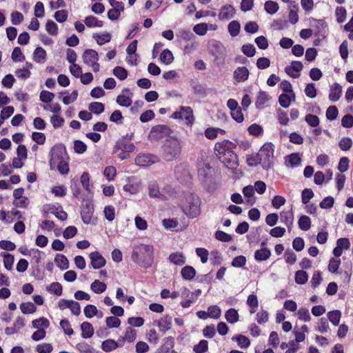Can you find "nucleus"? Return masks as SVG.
<instances>
[{"mask_svg":"<svg viewBox=\"0 0 353 353\" xmlns=\"http://www.w3.org/2000/svg\"><path fill=\"white\" fill-rule=\"evenodd\" d=\"M235 148V143L226 139L216 143L214 146L215 154L220 161L230 170H234L239 165L238 157L233 151Z\"/></svg>","mask_w":353,"mask_h":353,"instance_id":"obj_1","label":"nucleus"},{"mask_svg":"<svg viewBox=\"0 0 353 353\" xmlns=\"http://www.w3.org/2000/svg\"><path fill=\"white\" fill-rule=\"evenodd\" d=\"M154 258L153 245L139 244L133 247L131 259L141 268L147 269L152 267Z\"/></svg>","mask_w":353,"mask_h":353,"instance_id":"obj_2","label":"nucleus"},{"mask_svg":"<svg viewBox=\"0 0 353 353\" xmlns=\"http://www.w3.org/2000/svg\"><path fill=\"white\" fill-rule=\"evenodd\" d=\"M162 158L167 162L176 160L181 153V145L178 139L170 137L166 139L161 147Z\"/></svg>","mask_w":353,"mask_h":353,"instance_id":"obj_3","label":"nucleus"},{"mask_svg":"<svg viewBox=\"0 0 353 353\" xmlns=\"http://www.w3.org/2000/svg\"><path fill=\"white\" fill-rule=\"evenodd\" d=\"M201 200L199 196L190 194L186 197V204L183 208V212L189 218L196 217L200 214Z\"/></svg>","mask_w":353,"mask_h":353,"instance_id":"obj_4","label":"nucleus"},{"mask_svg":"<svg viewBox=\"0 0 353 353\" xmlns=\"http://www.w3.org/2000/svg\"><path fill=\"white\" fill-rule=\"evenodd\" d=\"M274 145L272 143H265L258 152L262 162V167L265 170H269L273 165Z\"/></svg>","mask_w":353,"mask_h":353,"instance_id":"obj_5","label":"nucleus"},{"mask_svg":"<svg viewBox=\"0 0 353 353\" xmlns=\"http://www.w3.org/2000/svg\"><path fill=\"white\" fill-rule=\"evenodd\" d=\"M66 156V149L63 144H57L53 146L50 151V167L51 170H54L55 163L65 159Z\"/></svg>","mask_w":353,"mask_h":353,"instance_id":"obj_6","label":"nucleus"},{"mask_svg":"<svg viewBox=\"0 0 353 353\" xmlns=\"http://www.w3.org/2000/svg\"><path fill=\"white\" fill-rule=\"evenodd\" d=\"M81 216L83 222L85 224H96L95 222L92 221L94 214V205L91 201H84L81 207Z\"/></svg>","mask_w":353,"mask_h":353,"instance_id":"obj_7","label":"nucleus"},{"mask_svg":"<svg viewBox=\"0 0 353 353\" xmlns=\"http://www.w3.org/2000/svg\"><path fill=\"white\" fill-rule=\"evenodd\" d=\"M172 130L166 125H157L152 128L149 138L152 140H160L165 137H170Z\"/></svg>","mask_w":353,"mask_h":353,"instance_id":"obj_8","label":"nucleus"},{"mask_svg":"<svg viewBox=\"0 0 353 353\" xmlns=\"http://www.w3.org/2000/svg\"><path fill=\"white\" fill-rule=\"evenodd\" d=\"M159 161V158L152 154H140L135 159L136 164L141 167L150 166Z\"/></svg>","mask_w":353,"mask_h":353,"instance_id":"obj_9","label":"nucleus"},{"mask_svg":"<svg viewBox=\"0 0 353 353\" xmlns=\"http://www.w3.org/2000/svg\"><path fill=\"white\" fill-rule=\"evenodd\" d=\"M208 49L215 59L221 58L225 52V48L222 43L215 39H212L208 42Z\"/></svg>","mask_w":353,"mask_h":353,"instance_id":"obj_10","label":"nucleus"},{"mask_svg":"<svg viewBox=\"0 0 353 353\" xmlns=\"http://www.w3.org/2000/svg\"><path fill=\"white\" fill-rule=\"evenodd\" d=\"M89 257L91 261V265L94 269H100L105 265L106 261L99 252H91Z\"/></svg>","mask_w":353,"mask_h":353,"instance_id":"obj_11","label":"nucleus"},{"mask_svg":"<svg viewBox=\"0 0 353 353\" xmlns=\"http://www.w3.org/2000/svg\"><path fill=\"white\" fill-rule=\"evenodd\" d=\"M135 146L133 143L128 142L125 137L118 140L114 148V152L121 150L127 152H132L134 150Z\"/></svg>","mask_w":353,"mask_h":353,"instance_id":"obj_12","label":"nucleus"},{"mask_svg":"<svg viewBox=\"0 0 353 353\" xmlns=\"http://www.w3.org/2000/svg\"><path fill=\"white\" fill-rule=\"evenodd\" d=\"M249 70L246 67H238L234 72V79L237 82H244L249 77Z\"/></svg>","mask_w":353,"mask_h":353,"instance_id":"obj_13","label":"nucleus"},{"mask_svg":"<svg viewBox=\"0 0 353 353\" xmlns=\"http://www.w3.org/2000/svg\"><path fill=\"white\" fill-rule=\"evenodd\" d=\"M303 68V63L299 61H293L291 63V65L287 66L285 68V72L293 78H297L299 77V74H294L292 71H295L296 72H299L302 70Z\"/></svg>","mask_w":353,"mask_h":353,"instance_id":"obj_14","label":"nucleus"},{"mask_svg":"<svg viewBox=\"0 0 353 353\" xmlns=\"http://www.w3.org/2000/svg\"><path fill=\"white\" fill-rule=\"evenodd\" d=\"M83 62L86 65H90V63L98 61L99 54L97 52L92 49H86L82 56Z\"/></svg>","mask_w":353,"mask_h":353,"instance_id":"obj_15","label":"nucleus"},{"mask_svg":"<svg viewBox=\"0 0 353 353\" xmlns=\"http://www.w3.org/2000/svg\"><path fill=\"white\" fill-rule=\"evenodd\" d=\"M341 92L342 87L338 83H334L330 87L329 99L332 102L337 101L341 97Z\"/></svg>","mask_w":353,"mask_h":353,"instance_id":"obj_16","label":"nucleus"},{"mask_svg":"<svg viewBox=\"0 0 353 353\" xmlns=\"http://www.w3.org/2000/svg\"><path fill=\"white\" fill-rule=\"evenodd\" d=\"M181 113L182 120H185L187 121V124L192 125L194 122V118L193 115V111L192 108L189 106H181Z\"/></svg>","mask_w":353,"mask_h":353,"instance_id":"obj_17","label":"nucleus"},{"mask_svg":"<svg viewBox=\"0 0 353 353\" xmlns=\"http://www.w3.org/2000/svg\"><path fill=\"white\" fill-rule=\"evenodd\" d=\"M235 14L234 8L230 5L223 6L219 14V18L221 20L229 19L234 17Z\"/></svg>","mask_w":353,"mask_h":353,"instance_id":"obj_18","label":"nucleus"},{"mask_svg":"<svg viewBox=\"0 0 353 353\" xmlns=\"http://www.w3.org/2000/svg\"><path fill=\"white\" fill-rule=\"evenodd\" d=\"M172 318L171 316L167 314L162 317L158 322L157 325L160 331L165 332L171 329Z\"/></svg>","mask_w":353,"mask_h":353,"instance_id":"obj_19","label":"nucleus"},{"mask_svg":"<svg viewBox=\"0 0 353 353\" xmlns=\"http://www.w3.org/2000/svg\"><path fill=\"white\" fill-rule=\"evenodd\" d=\"M271 256V251L267 248H261L254 252V259L257 261L268 260Z\"/></svg>","mask_w":353,"mask_h":353,"instance_id":"obj_20","label":"nucleus"},{"mask_svg":"<svg viewBox=\"0 0 353 353\" xmlns=\"http://www.w3.org/2000/svg\"><path fill=\"white\" fill-rule=\"evenodd\" d=\"M81 336L83 339H89L94 334V328L92 325L89 322H83L81 325Z\"/></svg>","mask_w":353,"mask_h":353,"instance_id":"obj_21","label":"nucleus"},{"mask_svg":"<svg viewBox=\"0 0 353 353\" xmlns=\"http://www.w3.org/2000/svg\"><path fill=\"white\" fill-rule=\"evenodd\" d=\"M54 263L61 270H66L69 268V261L67 257L61 254H57Z\"/></svg>","mask_w":353,"mask_h":353,"instance_id":"obj_22","label":"nucleus"},{"mask_svg":"<svg viewBox=\"0 0 353 353\" xmlns=\"http://www.w3.org/2000/svg\"><path fill=\"white\" fill-rule=\"evenodd\" d=\"M181 274L185 280L190 281L195 276L196 270L192 266L186 265L182 268Z\"/></svg>","mask_w":353,"mask_h":353,"instance_id":"obj_23","label":"nucleus"},{"mask_svg":"<svg viewBox=\"0 0 353 353\" xmlns=\"http://www.w3.org/2000/svg\"><path fill=\"white\" fill-rule=\"evenodd\" d=\"M33 59L37 63H43L46 60V52L41 47H37L34 51Z\"/></svg>","mask_w":353,"mask_h":353,"instance_id":"obj_24","label":"nucleus"},{"mask_svg":"<svg viewBox=\"0 0 353 353\" xmlns=\"http://www.w3.org/2000/svg\"><path fill=\"white\" fill-rule=\"evenodd\" d=\"M120 345L113 339H107L102 342L101 349L105 352H109L117 349Z\"/></svg>","mask_w":353,"mask_h":353,"instance_id":"obj_25","label":"nucleus"},{"mask_svg":"<svg viewBox=\"0 0 353 353\" xmlns=\"http://www.w3.org/2000/svg\"><path fill=\"white\" fill-rule=\"evenodd\" d=\"M281 221L285 223L288 227V230H290L293 225V214L291 211L290 212H282L281 213Z\"/></svg>","mask_w":353,"mask_h":353,"instance_id":"obj_26","label":"nucleus"},{"mask_svg":"<svg viewBox=\"0 0 353 353\" xmlns=\"http://www.w3.org/2000/svg\"><path fill=\"white\" fill-rule=\"evenodd\" d=\"M315 22L314 26L316 28L318 34L323 38L325 37L326 28L327 27L326 23L322 19H313Z\"/></svg>","mask_w":353,"mask_h":353,"instance_id":"obj_27","label":"nucleus"},{"mask_svg":"<svg viewBox=\"0 0 353 353\" xmlns=\"http://www.w3.org/2000/svg\"><path fill=\"white\" fill-rule=\"evenodd\" d=\"M225 317L230 323H234L239 321L238 311L234 308H230L225 312Z\"/></svg>","mask_w":353,"mask_h":353,"instance_id":"obj_28","label":"nucleus"},{"mask_svg":"<svg viewBox=\"0 0 353 353\" xmlns=\"http://www.w3.org/2000/svg\"><path fill=\"white\" fill-rule=\"evenodd\" d=\"M1 256L3 258V265L6 269L11 270L14 261V256L7 252H1Z\"/></svg>","mask_w":353,"mask_h":353,"instance_id":"obj_29","label":"nucleus"},{"mask_svg":"<svg viewBox=\"0 0 353 353\" xmlns=\"http://www.w3.org/2000/svg\"><path fill=\"white\" fill-rule=\"evenodd\" d=\"M269 100V97L268 94L264 91H260L257 95L256 101H255V105L256 108H261L263 107L265 103L268 102Z\"/></svg>","mask_w":353,"mask_h":353,"instance_id":"obj_30","label":"nucleus"},{"mask_svg":"<svg viewBox=\"0 0 353 353\" xmlns=\"http://www.w3.org/2000/svg\"><path fill=\"white\" fill-rule=\"evenodd\" d=\"M159 59L162 63L166 65H169L172 63L174 60V56L170 50L165 49L161 53Z\"/></svg>","mask_w":353,"mask_h":353,"instance_id":"obj_31","label":"nucleus"},{"mask_svg":"<svg viewBox=\"0 0 353 353\" xmlns=\"http://www.w3.org/2000/svg\"><path fill=\"white\" fill-rule=\"evenodd\" d=\"M298 224L301 230L307 231L311 227L310 218L306 215H301L298 221Z\"/></svg>","mask_w":353,"mask_h":353,"instance_id":"obj_32","label":"nucleus"},{"mask_svg":"<svg viewBox=\"0 0 353 353\" xmlns=\"http://www.w3.org/2000/svg\"><path fill=\"white\" fill-rule=\"evenodd\" d=\"M169 260L170 262L177 265H182L185 263V256L182 254L178 252L172 253L169 256Z\"/></svg>","mask_w":353,"mask_h":353,"instance_id":"obj_33","label":"nucleus"},{"mask_svg":"<svg viewBox=\"0 0 353 353\" xmlns=\"http://www.w3.org/2000/svg\"><path fill=\"white\" fill-rule=\"evenodd\" d=\"M232 340L236 341L238 345L241 348H247L250 345V339L248 337H246L245 336H243L241 334H239L235 336H233L232 338Z\"/></svg>","mask_w":353,"mask_h":353,"instance_id":"obj_34","label":"nucleus"},{"mask_svg":"<svg viewBox=\"0 0 353 353\" xmlns=\"http://www.w3.org/2000/svg\"><path fill=\"white\" fill-rule=\"evenodd\" d=\"M76 347L81 353H99V351H97L85 342L79 343Z\"/></svg>","mask_w":353,"mask_h":353,"instance_id":"obj_35","label":"nucleus"},{"mask_svg":"<svg viewBox=\"0 0 353 353\" xmlns=\"http://www.w3.org/2000/svg\"><path fill=\"white\" fill-rule=\"evenodd\" d=\"M93 38L96 39L97 44L102 46L105 43L110 42L112 36L109 32H105L102 35H100L98 33H94L93 34Z\"/></svg>","mask_w":353,"mask_h":353,"instance_id":"obj_36","label":"nucleus"},{"mask_svg":"<svg viewBox=\"0 0 353 353\" xmlns=\"http://www.w3.org/2000/svg\"><path fill=\"white\" fill-rule=\"evenodd\" d=\"M286 161L290 165L292 168L298 166L301 163V158L299 153H292L286 157Z\"/></svg>","mask_w":353,"mask_h":353,"instance_id":"obj_37","label":"nucleus"},{"mask_svg":"<svg viewBox=\"0 0 353 353\" xmlns=\"http://www.w3.org/2000/svg\"><path fill=\"white\" fill-rule=\"evenodd\" d=\"M20 310L25 314H32L36 312L37 307L32 302L22 303L20 305Z\"/></svg>","mask_w":353,"mask_h":353,"instance_id":"obj_38","label":"nucleus"},{"mask_svg":"<svg viewBox=\"0 0 353 353\" xmlns=\"http://www.w3.org/2000/svg\"><path fill=\"white\" fill-rule=\"evenodd\" d=\"M341 316V312L338 310H333L327 313L328 319L335 326L339 324Z\"/></svg>","mask_w":353,"mask_h":353,"instance_id":"obj_39","label":"nucleus"},{"mask_svg":"<svg viewBox=\"0 0 353 353\" xmlns=\"http://www.w3.org/2000/svg\"><path fill=\"white\" fill-rule=\"evenodd\" d=\"M90 289L96 294H101L106 290V284L99 280H95L92 283Z\"/></svg>","mask_w":353,"mask_h":353,"instance_id":"obj_40","label":"nucleus"},{"mask_svg":"<svg viewBox=\"0 0 353 353\" xmlns=\"http://www.w3.org/2000/svg\"><path fill=\"white\" fill-rule=\"evenodd\" d=\"M89 110L96 114H100L103 112L105 110V105L101 102H92L89 104Z\"/></svg>","mask_w":353,"mask_h":353,"instance_id":"obj_41","label":"nucleus"},{"mask_svg":"<svg viewBox=\"0 0 353 353\" xmlns=\"http://www.w3.org/2000/svg\"><path fill=\"white\" fill-rule=\"evenodd\" d=\"M308 280V274L304 270H298L295 273V282L299 285L305 284Z\"/></svg>","mask_w":353,"mask_h":353,"instance_id":"obj_42","label":"nucleus"},{"mask_svg":"<svg viewBox=\"0 0 353 353\" xmlns=\"http://www.w3.org/2000/svg\"><path fill=\"white\" fill-rule=\"evenodd\" d=\"M112 72L115 77L121 81L126 79L128 74L127 70L121 66L115 67Z\"/></svg>","mask_w":353,"mask_h":353,"instance_id":"obj_43","label":"nucleus"},{"mask_svg":"<svg viewBox=\"0 0 353 353\" xmlns=\"http://www.w3.org/2000/svg\"><path fill=\"white\" fill-rule=\"evenodd\" d=\"M57 208L54 205H49V211L51 214H54L57 219L61 221H65L67 219L68 214L63 211L61 210L60 212L57 211Z\"/></svg>","mask_w":353,"mask_h":353,"instance_id":"obj_44","label":"nucleus"},{"mask_svg":"<svg viewBox=\"0 0 353 353\" xmlns=\"http://www.w3.org/2000/svg\"><path fill=\"white\" fill-rule=\"evenodd\" d=\"M228 31L232 37H236L239 34L241 25L237 21H232L228 24Z\"/></svg>","mask_w":353,"mask_h":353,"instance_id":"obj_45","label":"nucleus"},{"mask_svg":"<svg viewBox=\"0 0 353 353\" xmlns=\"http://www.w3.org/2000/svg\"><path fill=\"white\" fill-rule=\"evenodd\" d=\"M149 195L154 198H163L164 196L159 192V185L156 183H152L148 186Z\"/></svg>","mask_w":353,"mask_h":353,"instance_id":"obj_46","label":"nucleus"},{"mask_svg":"<svg viewBox=\"0 0 353 353\" xmlns=\"http://www.w3.org/2000/svg\"><path fill=\"white\" fill-rule=\"evenodd\" d=\"M56 168L62 174H66L69 172V165L65 159L55 163L54 169Z\"/></svg>","mask_w":353,"mask_h":353,"instance_id":"obj_47","label":"nucleus"},{"mask_svg":"<svg viewBox=\"0 0 353 353\" xmlns=\"http://www.w3.org/2000/svg\"><path fill=\"white\" fill-rule=\"evenodd\" d=\"M264 8L268 14H273L278 11L279 7L276 2L270 0L265 3Z\"/></svg>","mask_w":353,"mask_h":353,"instance_id":"obj_48","label":"nucleus"},{"mask_svg":"<svg viewBox=\"0 0 353 353\" xmlns=\"http://www.w3.org/2000/svg\"><path fill=\"white\" fill-rule=\"evenodd\" d=\"M335 15L336 21L339 23H341L345 21L347 16V11L344 7H337L335 10Z\"/></svg>","mask_w":353,"mask_h":353,"instance_id":"obj_49","label":"nucleus"},{"mask_svg":"<svg viewBox=\"0 0 353 353\" xmlns=\"http://www.w3.org/2000/svg\"><path fill=\"white\" fill-rule=\"evenodd\" d=\"M33 327L40 329L39 327H43L48 328L50 326L49 321L45 317H41L39 319L33 320L32 321Z\"/></svg>","mask_w":353,"mask_h":353,"instance_id":"obj_50","label":"nucleus"},{"mask_svg":"<svg viewBox=\"0 0 353 353\" xmlns=\"http://www.w3.org/2000/svg\"><path fill=\"white\" fill-rule=\"evenodd\" d=\"M46 31L51 35L55 36L58 34V26L52 21L48 20L46 24Z\"/></svg>","mask_w":353,"mask_h":353,"instance_id":"obj_51","label":"nucleus"},{"mask_svg":"<svg viewBox=\"0 0 353 353\" xmlns=\"http://www.w3.org/2000/svg\"><path fill=\"white\" fill-rule=\"evenodd\" d=\"M208 350V342L206 340H201L194 346L193 350L196 353H205Z\"/></svg>","mask_w":353,"mask_h":353,"instance_id":"obj_52","label":"nucleus"},{"mask_svg":"<svg viewBox=\"0 0 353 353\" xmlns=\"http://www.w3.org/2000/svg\"><path fill=\"white\" fill-rule=\"evenodd\" d=\"M208 310L209 316L210 318L217 319L221 316V310L219 306L216 305H210V307H208Z\"/></svg>","mask_w":353,"mask_h":353,"instance_id":"obj_53","label":"nucleus"},{"mask_svg":"<svg viewBox=\"0 0 353 353\" xmlns=\"http://www.w3.org/2000/svg\"><path fill=\"white\" fill-rule=\"evenodd\" d=\"M339 146L343 151L350 150L352 146V141L350 137H343L339 143Z\"/></svg>","mask_w":353,"mask_h":353,"instance_id":"obj_54","label":"nucleus"},{"mask_svg":"<svg viewBox=\"0 0 353 353\" xmlns=\"http://www.w3.org/2000/svg\"><path fill=\"white\" fill-rule=\"evenodd\" d=\"M305 121L311 127H317L319 125V118L314 114H308L305 117Z\"/></svg>","mask_w":353,"mask_h":353,"instance_id":"obj_55","label":"nucleus"},{"mask_svg":"<svg viewBox=\"0 0 353 353\" xmlns=\"http://www.w3.org/2000/svg\"><path fill=\"white\" fill-rule=\"evenodd\" d=\"M208 25L205 23H198L193 28L194 32L200 36L205 35L208 31Z\"/></svg>","mask_w":353,"mask_h":353,"instance_id":"obj_56","label":"nucleus"},{"mask_svg":"<svg viewBox=\"0 0 353 353\" xmlns=\"http://www.w3.org/2000/svg\"><path fill=\"white\" fill-rule=\"evenodd\" d=\"M338 114L339 111L336 106L331 105L326 110V118L327 120L333 121L336 119Z\"/></svg>","mask_w":353,"mask_h":353,"instance_id":"obj_57","label":"nucleus"},{"mask_svg":"<svg viewBox=\"0 0 353 353\" xmlns=\"http://www.w3.org/2000/svg\"><path fill=\"white\" fill-rule=\"evenodd\" d=\"M241 50L243 53L248 57L254 56L256 53V48L252 44H245L242 46Z\"/></svg>","mask_w":353,"mask_h":353,"instance_id":"obj_58","label":"nucleus"},{"mask_svg":"<svg viewBox=\"0 0 353 353\" xmlns=\"http://www.w3.org/2000/svg\"><path fill=\"white\" fill-rule=\"evenodd\" d=\"M117 103L121 106L129 107L131 105L132 101L130 97L120 94L117 97Z\"/></svg>","mask_w":353,"mask_h":353,"instance_id":"obj_59","label":"nucleus"},{"mask_svg":"<svg viewBox=\"0 0 353 353\" xmlns=\"http://www.w3.org/2000/svg\"><path fill=\"white\" fill-rule=\"evenodd\" d=\"M83 312L87 318H92L95 316V314H98L97 307L91 304L86 305L84 307Z\"/></svg>","mask_w":353,"mask_h":353,"instance_id":"obj_60","label":"nucleus"},{"mask_svg":"<svg viewBox=\"0 0 353 353\" xmlns=\"http://www.w3.org/2000/svg\"><path fill=\"white\" fill-rule=\"evenodd\" d=\"M285 260L287 263L293 265L296 261V255L292 250L287 249L285 252Z\"/></svg>","mask_w":353,"mask_h":353,"instance_id":"obj_61","label":"nucleus"},{"mask_svg":"<svg viewBox=\"0 0 353 353\" xmlns=\"http://www.w3.org/2000/svg\"><path fill=\"white\" fill-rule=\"evenodd\" d=\"M215 238L221 242H230L232 239L230 234L221 230H217L215 232Z\"/></svg>","mask_w":353,"mask_h":353,"instance_id":"obj_62","label":"nucleus"},{"mask_svg":"<svg viewBox=\"0 0 353 353\" xmlns=\"http://www.w3.org/2000/svg\"><path fill=\"white\" fill-rule=\"evenodd\" d=\"M314 192L311 189L305 188L302 191L301 199L303 204H307L310 200L313 198Z\"/></svg>","mask_w":353,"mask_h":353,"instance_id":"obj_63","label":"nucleus"},{"mask_svg":"<svg viewBox=\"0 0 353 353\" xmlns=\"http://www.w3.org/2000/svg\"><path fill=\"white\" fill-rule=\"evenodd\" d=\"M341 125L346 128H352L353 126V116L350 114L343 116L341 119Z\"/></svg>","mask_w":353,"mask_h":353,"instance_id":"obj_64","label":"nucleus"}]
</instances>
